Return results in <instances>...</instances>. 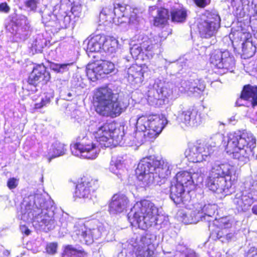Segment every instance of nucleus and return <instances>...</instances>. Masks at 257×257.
<instances>
[{"label":"nucleus","instance_id":"f257e3e1","mask_svg":"<svg viewBox=\"0 0 257 257\" xmlns=\"http://www.w3.org/2000/svg\"><path fill=\"white\" fill-rule=\"evenodd\" d=\"M113 121H100L91 126V132L96 140L94 144L87 137H84L81 141L71 147L72 154L76 156L88 159H95L99 152V146L101 148L114 145H134V140L132 142L128 137L125 136L124 126H117Z\"/></svg>","mask_w":257,"mask_h":257},{"label":"nucleus","instance_id":"f03ea898","mask_svg":"<svg viewBox=\"0 0 257 257\" xmlns=\"http://www.w3.org/2000/svg\"><path fill=\"white\" fill-rule=\"evenodd\" d=\"M52 200H46L40 194H31L24 198L21 204V219L24 221H33L34 225L48 232L53 229L59 215L56 211Z\"/></svg>","mask_w":257,"mask_h":257},{"label":"nucleus","instance_id":"7ed1b4c3","mask_svg":"<svg viewBox=\"0 0 257 257\" xmlns=\"http://www.w3.org/2000/svg\"><path fill=\"white\" fill-rule=\"evenodd\" d=\"M172 169V165L167 160L150 156L141 160L136 173L142 185L147 186L158 183V179L167 178Z\"/></svg>","mask_w":257,"mask_h":257},{"label":"nucleus","instance_id":"20e7f679","mask_svg":"<svg viewBox=\"0 0 257 257\" xmlns=\"http://www.w3.org/2000/svg\"><path fill=\"white\" fill-rule=\"evenodd\" d=\"M255 146L256 141L251 134L238 131L228 135L225 150L233 159L244 164L254 157Z\"/></svg>","mask_w":257,"mask_h":257},{"label":"nucleus","instance_id":"39448f33","mask_svg":"<svg viewBox=\"0 0 257 257\" xmlns=\"http://www.w3.org/2000/svg\"><path fill=\"white\" fill-rule=\"evenodd\" d=\"M234 168L228 163L215 161L211 164L209 176L206 181V186L217 194L226 196L231 193V178Z\"/></svg>","mask_w":257,"mask_h":257},{"label":"nucleus","instance_id":"423d86ee","mask_svg":"<svg viewBox=\"0 0 257 257\" xmlns=\"http://www.w3.org/2000/svg\"><path fill=\"white\" fill-rule=\"evenodd\" d=\"M159 208L150 200L137 202L127 214V219L133 226L146 230L150 227L154 216L158 215Z\"/></svg>","mask_w":257,"mask_h":257},{"label":"nucleus","instance_id":"0eeeda50","mask_svg":"<svg viewBox=\"0 0 257 257\" xmlns=\"http://www.w3.org/2000/svg\"><path fill=\"white\" fill-rule=\"evenodd\" d=\"M96 111L111 117L119 115L129 104L128 97H92Z\"/></svg>","mask_w":257,"mask_h":257},{"label":"nucleus","instance_id":"6e6552de","mask_svg":"<svg viewBox=\"0 0 257 257\" xmlns=\"http://www.w3.org/2000/svg\"><path fill=\"white\" fill-rule=\"evenodd\" d=\"M167 123L166 117L163 114L142 115L138 118L136 127L144 132L146 138L154 139L158 136Z\"/></svg>","mask_w":257,"mask_h":257},{"label":"nucleus","instance_id":"1a4fd4ad","mask_svg":"<svg viewBox=\"0 0 257 257\" xmlns=\"http://www.w3.org/2000/svg\"><path fill=\"white\" fill-rule=\"evenodd\" d=\"M156 236L151 233L132 237L128 241L127 247L132 250V257H153L155 247L153 242Z\"/></svg>","mask_w":257,"mask_h":257},{"label":"nucleus","instance_id":"9d476101","mask_svg":"<svg viewBox=\"0 0 257 257\" xmlns=\"http://www.w3.org/2000/svg\"><path fill=\"white\" fill-rule=\"evenodd\" d=\"M219 137L217 136L212 138V140L214 139L216 141L213 144L211 142L205 144L199 143L190 146L185 153L188 160L193 163L209 161L211 155L216 150V143L219 140Z\"/></svg>","mask_w":257,"mask_h":257},{"label":"nucleus","instance_id":"9b49d317","mask_svg":"<svg viewBox=\"0 0 257 257\" xmlns=\"http://www.w3.org/2000/svg\"><path fill=\"white\" fill-rule=\"evenodd\" d=\"M202 16L205 18L201 19L197 26L200 37L202 38L209 39L215 36L220 27V16L209 10H206Z\"/></svg>","mask_w":257,"mask_h":257},{"label":"nucleus","instance_id":"f8f14e48","mask_svg":"<svg viewBox=\"0 0 257 257\" xmlns=\"http://www.w3.org/2000/svg\"><path fill=\"white\" fill-rule=\"evenodd\" d=\"M232 226V222L227 218H222L219 220L213 221L208 224L210 231V237L216 240H219L222 242H228L235 238L233 231L228 232L227 229Z\"/></svg>","mask_w":257,"mask_h":257},{"label":"nucleus","instance_id":"ddd939ff","mask_svg":"<svg viewBox=\"0 0 257 257\" xmlns=\"http://www.w3.org/2000/svg\"><path fill=\"white\" fill-rule=\"evenodd\" d=\"M209 59L211 64L218 70V72H232L235 68L234 58L227 51L214 50L210 54Z\"/></svg>","mask_w":257,"mask_h":257},{"label":"nucleus","instance_id":"4468645a","mask_svg":"<svg viewBox=\"0 0 257 257\" xmlns=\"http://www.w3.org/2000/svg\"><path fill=\"white\" fill-rule=\"evenodd\" d=\"M217 209L215 204L208 203L204 205L198 204L195 209L191 211L190 216L191 218L190 223H196L199 221H206L209 224L213 221V216Z\"/></svg>","mask_w":257,"mask_h":257},{"label":"nucleus","instance_id":"2eb2a0df","mask_svg":"<svg viewBox=\"0 0 257 257\" xmlns=\"http://www.w3.org/2000/svg\"><path fill=\"white\" fill-rule=\"evenodd\" d=\"M115 69L114 64L108 61L103 60L99 64H89L86 69V75L92 81L101 78L104 75L112 72Z\"/></svg>","mask_w":257,"mask_h":257},{"label":"nucleus","instance_id":"dca6fc26","mask_svg":"<svg viewBox=\"0 0 257 257\" xmlns=\"http://www.w3.org/2000/svg\"><path fill=\"white\" fill-rule=\"evenodd\" d=\"M51 74L47 67L44 64L35 66L28 77L27 83L36 87L39 85H46L51 80Z\"/></svg>","mask_w":257,"mask_h":257},{"label":"nucleus","instance_id":"f3484780","mask_svg":"<svg viewBox=\"0 0 257 257\" xmlns=\"http://www.w3.org/2000/svg\"><path fill=\"white\" fill-rule=\"evenodd\" d=\"M207 172V169L205 168H200L199 172L197 171L196 173L188 172L187 171H182L178 173L174 178L172 181L176 184H180L181 186L184 187L185 188L190 190L191 187L194 186L195 183V179L196 180V183L198 182L197 180H201L202 181L201 175H204Z\"/></svg>","mask_w":257,"mask_h":257},{"label":"nucleus","instance_id":"a211bd4d","mask_svg":"<svg viewBox=\"0 0 257 257\" xmlns=\"http://www.w3.org/2000/svg\"><path fill=\"white\" fill-rule=\"evenodd\" d=\"M97 180L88 178H82L76 186L75 195L79 198L91 199L92 193L98 187Z\"/></svg>","mask_w":257,"mask_h":257},{"label":"nucleus","instance_id":"6ab92c4d","mask_svg":"<svg viewBox=\"0 0 257 257\" xmlns=\"http://www.w3.org/2000/svg\"><path fill=\"white\" fill-rule=\"evenodd\" d=\"M170 192L171 199L179 207L186 206L191 200L190 190L180 184L171 182Z\"/></svg>","mask_w":257,"mask_h":257},{"label":"nucleus","instance_id":"aec40b11","mask_svg":"<svg viewBox=\"0 0 257 257\" xmlns=\"http://www.w3.org/2000/svg\"><path fill=\"white\" fill-rule=\"evenodd\" d=\"M178 118L186 125L196 127L204 120L202 112L195 106H191L178 114Z\"/></svg>","mask_w":257,"mask_h":257},{"label":"nucleus","instance_id":"412c9836","mask_svg":"<svg viewBox=\"0 0 257 257\" xmlns=\"http://www.w3.org/2000/svg\"><path fill=\"white\" fill-rule=\"evenodd\" d=\"M255 192L240 191L235 194L233 203L239 212H245L249 209L251 205L257 200Z\"/></svg>","mask_w":257,"mask_h":257},{"label":"nucleus","instance_id":"4be33fe9","mask_svg":"<svg viewBox=\"0 0 257 257\" xmlns=\"http://www.w3.org/2000/svg\"><path fill=\"white\" fill-rule=\"evenodd\" d=\"M128 202L127 197L124 194H114L109 204L110 213L115 214L123 212L126 209Z\"/></svg>","mask_w":257,"mask_h":257},{"label":"nucleus","instance_id":"5701e85b","mask_svg":"<svg viewBox=\"0 0 257 257\" xmlns=\"http://www.w3.org/2000/svg\"><path fill=\"white\" fill-rule=\"evenodd\" d=\"M237 36L240 38V41H243L242 44V55L245 58H249L253 56L256 52V47L252 42L249 41L251 35L249 32L239 31L237 33Z\"/></svg>","mask_w":257,"mask_h":257},{"label":"nucleus","instance_id":"b1692460","mask_svg":"<svg viewBox=\"0 0 257 257\" xmlns=\"http://www.w3.org/2000/svg\"><path fill=\"white\" fill-rule=\"evenodd\" d=\"M169 10L164 7H161L157 10L156 15L153 17V26L156 27L164 28L169 25Z\"/></svg>","mask_w":257,"mask_h":257},{"label":"nucleus","instance_id":"393cba45","mask_svg":"<svg viewBox=\"0 0 257 257\" xmlns=\"http://www.w3.org/2000/svg\"><path fill=\"white\" fill-rule=\"evenodd\" d=\"M105 39V35L103 34L91 35L87 43V51L89 52L102 51Z\"/></svg>","mask_w":257,"mask_h":257},{"label":"nucleus","instance_id":"a878e982","mask_svg":"<svg viewBox=\"0 0 257 257\" xmlns=\"http://www.w3.org/2000/svg\"><path fill=\"white\" fill-rule=\"evenodd\" d=\"M142 41L139 44L142 47V50L145 55L147 59L153 57V50L155 44L154 37L149 38L148 36H144Z\"/></svg>","mask_w":257,"mask_h":257},{"label":"nucleus","instance_id":"bb28decb","mask_svg":"<svg viewBox=\"0 0 257 257\" xmlns=\"http://www.w3.org/2000/svg\"><path fill=\"white\" fill-rule=\"evenodd\" d=\"M66 150L64 144L58 141L53 143L48 154L49 162L55 158L64 155Z\"/></svg>","mask_w":257,"mask_h":257},{"label":"nucleus","instance_id":"cd10ccee","mask_svg":"<svg viewBox=\"0 0 257 257\" xmlns=\"http://www.w3.org/2000/svg\"><path fill=\"white\" fill-rule=\"evenodd\" d=\"M171 21L173 23H182L186 21L187 11L183 7L172 9L170 13Z\"/></svg>","mask_w":257,"mask_h":257},{"label":"nucleus","instance_id":"c85d7f7f","mask_svg":"<svg viewBox=\"0 0 257 257\" xmlns=\"http://www.w3.org/2000/svg\"><path fill=\"white\" fill-rule=\"evenodd\" d=\"M127 74L129 79L135 83L141 82L144 78V72L142 68L137 64L132 65L128 69Z\"/></svg>","mask_w":257,"mask_h":257},{"label":"nucleus","instance_id":"c756f323","mask_svg":"<svg viewBox=\"0 0 257 257\" xmlns=\"http://www.w3.org/2000/svg\"><path fill=\"white\" fill-rule=\"evenodd\" d=\"M62 257H87V253L81 247L67 245L65 247Z\"/></svg>","mask_w":257,"mask_h":257},{"label":"nucleus","instance_id":"7c9ffc66","mask_svg":"<svg viewBox=\"0 0 257 257\" xmlns=\"http://www.w3.org/2000/svg\"><path fill=\"white\" fill-rule=\"evenodd\" d=\"M123 165L120 159L112 158L110 163V171L116 174L119 178H122V174L124 172Z\"/></svg>","mask_w":257,"mask_h":257},{"label":"nucleus","instance_id":"2f4dec72","mask_svg":"<svg viewBox=\"0 0 257 257\" xmlns=\"http://www.w3.org/2000/svg\"><path fill=\"white\" fill-rule=\"evenodd\" d=\"M141 101L147 102L150 106L155 107H162L169 102L168 97H142Z\"/></svg>","mask_w":257,"mask_h":257},{"label":"nucleus","instance_id":"473e14b6","mask_svg":"<svg viewBox=\"0 0 257 257\" xmlns=\"http://www.w3.org/2000/svg\"><path fill=\"white\" fill-rule=\"evenodd\" d=\"M42 22L45 27H55L59 23L57 16L51 12L43 13L42 16Z\"/></svg>","mask_w":257,"mask_h":257},{"label":"nucleus","instance_id":"72a5a7b5","mask_svg":"<svg viewBox=\"0 0 257 257\" xmlns=\"http://www.w3.org/2000/svg\"><path fill=\"white\" fill-rule=\"evenodd\" d=\"M88 228L84 225H81L74 231V233L81 242L90 244V236L88 233Z\"/></svg>","mask_w":257,"mask_h":257},{"label":"nucleus","instance_id":"f704fd0d","mask_svg":"<svg viewBox=\"0 0 257 257\" xmlns=\"http://www.w3.org/2000/svg\"><path fill=\"white\" fill-rule=\"evenodd\" d=\"M154 220L153 222H151L150 227L155 226L157 229L165 227L169 224L168 217L159 214V212L158 215H155Z\"/></svg>","mask_w":257,"mask_h":257},{"label":"nucleus","instance_id":"c9c22d12","mask_svg":"<svg viewBox=\"0 0 257 257\" xmlns=\"http://www.w3.org/2000/svg\"><path fill=\"white\" fill-rule=\"evenodd\" d=\"M103 44L102 51L105 52L113 53L115 52L117 40L113 37L105 36Z\"/></svg>","mask_w":257,"mask_h":257},{"label":"nucleus","instance_id":"e433bc0d","mask_svg":"<svg viewBox=\"0 0 257 257\" xmlns=\"http://www.w3.org/2000/svg\"><path fill=\"white\" fill-rule=\"evenodd\" d=\"M257 105V97H239L236 101L235 106L254 107Z\"/></svg>","mask_w":257,"mask_h":257},{"label":"nucleus","instance_id":"4c0bfd02","mask_svg":"<svg viewBox=\"0 0 257 257\" xmlns=\"http://www.w3.org/2000/svg\"><path fill=\"white\" fill-rule=\"evenodd\" d=\"M240 96L257 97V85H251L249 84L244 85L242 87Z\"/></svg>","mask_w":257,"mask_h":257},{"label":"nucleus","instance_id":"58836bf2","mask_svg":"<svg viewBox=\"0 0 257 257\" xmlns=\"http://www.w3.org/2000/svg\"><path fill=\"white\" fill-rule=\"evenodd\" d=\"M139 44H135L130 49V52L132 57L136 59H146V57L142 50Z\"/></svg>","mask_w":257,"mask_h":257},{"label":"nucleus","instance_id":"ea45409f","mask_svg":"<svg viewBox=\"0 0 257 257\" xmlns=\"http://www.w3.org/2000/svg\"><path fill=\"white\" fill-rule=\"evenodd\" d=\"M113 95V91L107 84L96 88L94 92V96H112Z\"/></svg>","mask_w":257,"mask_h":257},{"label":"nucleus","instance_id":"a19ab883","mask_svg":"<svg viewBox=\"0 0 257 257\" xmlns=\"http://www.w3.org/2000/svg\"><path fill=\"white\" fill-rule=\"evenodd\" d=\"M126 10V7L124 5L117 3L113 4V11L115 15H120L122 17L124 16L123 13Z\"/></svg>","mask_w":257,"mask_h":257},{"label":"nucleus","instance_id":"79ce46f5","mask_svg":"<svg viewBox=\"0 0 257 257\" xmlns=\"http://www.w3.org/2000/svg\"><path fill=\"white\" fill-rule=\"evenodd\" d=\"M38 3V0H26L24 3L25 7L33 12H36Z\"/></svg>","mask_w":257,"mask_h":257},{"label":"nucleus","instance_id":"37998d69","mask_svg":"<svg viewBox=\"0 0 257 257\" xmlns=\"http://www.w3.org/2000/svg\"><path fill=\"white\" fill-rule=\"evenodd\" d=\"M19 180L14 177L9 178L7 183V185L9 189L13 190L16 189L19 184Z\"/></svg>","mask_w":257,"mask_h":257},{"label":"nucleus","instance_id":"c03bdc74","mask_svg":"<svg viewBox=\"0 0 257 257\" xmlns=\"http://www.w3.org/2000/svg\"><path fill=\"white\" fill-rule=\"evenodd\" d=\"M88 234L90 236V243L93 242V238L98 239L101 236L97 228H88Z\"/></svg>","mask_w":257,"mask_h":257},{"label":"nucleus","instance_id":"a18cd8bd","mask_svg":"<svg viewBox=\"0 0 257 257\" xmlns=\"http://www.w3.org/2000/svg\"><path fill=\"white\" fill-rule=\"evenodd\" d=\"M204 90V86L200 84L199 86H196L192 88L191 91L192 92L194 96H200L203 94Z\"/></svg>","mask_w":257,"mask_h":257},{"label":"nucleus","instance_id":"49530a36","mask_svg":"<svg viewBox=\"0 0 257 257\" xmlns=\"http://www.w3.org/2000/svg\"><path fill=\"white\" fill-rule=\"evenodd\" d=\"M57 248V244L55 242H52L47 245L46 249L47 253L53 254L56 252Z\"/></svg>","mask_w":257,"mask_h":257},{"label":"nucleus","instance_id":"de8ad7c7","mask_svg":"<svg viewBox=\"0 0 257 257\" xmlns=\"http://www.w3.org/2000/svg\"><path fill=\"white\" fill-rule=\"evenodd\" d=\"M50 102V99L49 97H42L40 103H36L35 104V108L36 109L41 108Z\"/></svg>","mask_w":257,"mask_h":257},{"label":"nucleus","instance_id":"09e8293b","mask_svg":"<svg viewBox=\"0 0 257 257\" xmlns=\"http://www.w3.org/2000/svg\"><path fill=\"white\" fill-rule=\"evenodd\" d=\"M189 249L187 248L184 242H179L176 246L177 251L180 252L183 254H185Z\"/></svg>","mask_w":257,"mask_h":257},{"label":"nucleus","instance_id":"8fccbe9b","mask_svg":"<svg viewBox=\"0 0 257 257\" xmlns=\"http://www.w3.org/2000/svg\"><path fill=\"white\" fill-rule=\"evenodd\" d=\"M195 5L200 8H204L209 5L211 0H193Z\"/></svg>","mask_w":257,"mask_h":257},{"label":"nucleus","instance_id":"3c124183","mask_svg":"<svg viewBox=\"0 0 257 257\" xmlns=\"http://www.w3.org/2000/svg\"><path fill=\"white\" fill-rule=\"evenodd\" d=\"M10 11V8L6 2L0 4V12L8 13Z\"/></svg>","mask_w":257,"mask_h":257},{"label":"nucleus","instance_id":"603ef678","mask_svg":"<svg viewBox=\"0 0 257 257\" xmlns=\"http://www.w3.org/2000/svg\"><path fill=\"white\" fill-rule=\"evenodd\" d=\"M66 216H64L63 215L59 217V220L58 222H57L56 225L62 226V227H66L67 226V222L66 220Z\"/></svg>","mask_w":257,"mask_h":257},{"label":"nucleus","instance_id":"864d4df0","mask_svg":"<svg viewBox=\"0 0 257 257\" xmlns=\"http://www.w3.org/2000/svg\"><path fill=\"white\" fill-rule=\"evenodd\" d=\"M219 136V140L218 141H217V143H216V150L217 149V145L219 143V142L221 141V135L219 134H216L215 135H213V136H212L210 138V139L208 140V141L207 142V143H209V142L210 143L211 142H213L212 143V144H213V143L215 142V140L214 139H212V137H214V136Z\"/></svg>","mask_w":257,"mask_h":257},{"label":"nucleus","instance_id":"5fc2aeb1","mask_svg":"<svg viewBox=\"0 0 257 257\" xmlns=\"http://www.w3.org/2000/svg\"><path fill=\"white\" fill-rule=\"evenodd\" d=\"M237 121L238 118L236 115H234L228 118L227 123L229 124L234 125L236 123Z\"/></svg>","mask_w":257,"mask_h":257},{"label":"nucleus","instance_id":"6e6d98bb","mask_svg":"<svg viewBox=\"0 0 257 257\" xmlns=\"http://www.w3.org/2000/svg\"><path fill=\"white\" fill-rule=\"evenodd\" d=\"M184 255L185 257H198L197 254L191 249H189Z\"/></svg>","mask_w":257,"mask_h":257},{"label":"nucleus","instance_id":"4d7b16f0","mask_svg":"<svg viewBox=\"0 0 257 257\" xmlns=\"http://www.w3.org/2000/svg\"><path fill=\"white\" fill-rule=\"evenodd\" d=\"M80 7L77 6H73L71 8V12L75 16L77 15L79 13Z\"/></svg>","mask_w":257,"mask_h":257},{"label":"nucleus","instance_id":"13d9d810","mask_svg":"<svg viewBox=\"0 0 257 257\" xmlns=\"http://www.w3.org/2000/svg\"><path fill=\"white\" fill-rule=\"evenodd\" d=\"M252 181H250V184H251L252 186H254L257 185V174L252 173L251 175Z\"/></svg>","mask_w":257,"mask_h":257},{"label":"nucleus","instance_id":"bf43d9fd","mask_svg":"<svg viewBox=\"0 0 257 257\" xmlns=\"http://www.w3.org/2000/svg\"><path fill=\"white\" fill-rule=\"evenodd\" d=\"M96 228L98 230V231L101 235L105 231V227L103 226V225L102 224H100L99 225L97 226V227Z\"/></svg>","mask_w":257,"mask_h":257},{"label":"nucleus","instance_id":"052dcab7","mask_svg":"<svg viewBox=\"0 0 257 257\" xmlns=\"http://www.w3.org/2000/svg\"><path fill=\"white\" fill-rule=\"evenodd\" d=\"M80 113V111L77 109H74L71 114V118L77 119L76 115H78Z\"/></svg>","mask_w":257,"mask_h":257},{"label":"nucleus","instance_id":"680f3d73","mask_svg":"<svg viewBox=\"0 0 257 257\" xmlns=\"http://www.w3.org/2000/svg\"><path fill=\"white\" fill-rule=\"evenodd\" d=\"M21 230L27 235H29L31 232L30 230L25 226L21 227Z\"/></svg>","mask_w":257,"mask_h":257},{"label":"nucleus","instance_id":"e2e57ef3","mask_svg":"<svg viewBox=\"0 0 257 257\" xmlns=\"http://www.w3.org/2000/svg\"><path fill=\"white\" fill-rule=\"evenodd\" d=\"M247 257H257V249L253 250L252 253H248Z\"/></svg>","mask_w":257,"mask_h":257},{"label":"nucleus","instance_id":"0e129e2a","mask_svg":"<svg viewBox=\"0 0 257 257\" xmlns=\"http://www.w3.org/2000/svg\"><path fill=\"white\" fill-rule=\"evenodd\" d=\"M67 66V64H66L56 65V66L57 67L58 69H62V68H64Z\"/></svg>","mask_w":257,"mask_h":257},{"label":"nucleus","instance_id":"69168bd1","mask_svg":"<svg viewBox=\"0 0 257 257\" xmlns=\"http://www.w3.org/2000/svg\"><path fill=\"white\" fill-rule=\"evenodd\" d=\"M252 212L253 214L257 215V205H254L252 208Z\"/></svg>","mask_w":257,"mask_h":257},{"label":"nucleus","instance_id":"338daca9","mask_svg":"<svg viewBox=\"0 0 257 257\" xmlns=\"http://www.w3.org/2000/svg\"><path fill=\"white\" fill-rule=\"evenodd\" d=\"M74 89H75V90H74V91L75 92H77V91H78V90H79L80 89V88H74Z\"/></svg>","mask_w":257,"mask_h":257},{"label":"nucleus","instance_id":"774afa93","mask_svg":"<svg viewBox=\"0 0 257 257\" xmlns=\"http://www.w3.org/2000/svg\"><path fill=\"white\" fill-rule=\"evenodd\" d=\"M71 95H72V94H71V93H69L68 94V96H71Z\"/></svg>","mask_w":257,"mask_h":257}]
</instances>
